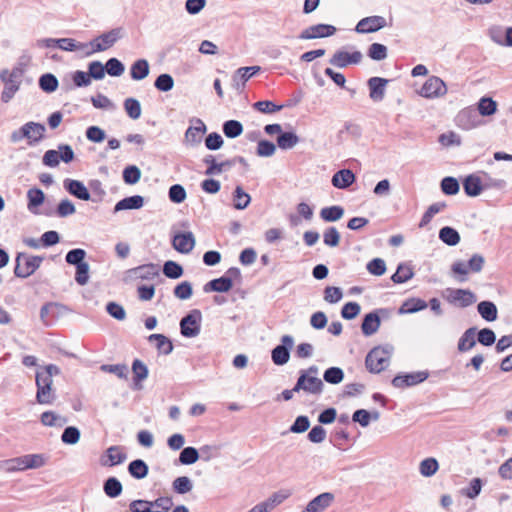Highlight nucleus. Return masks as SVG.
<instances>
[{"mask_svg": "<svg viewBox=\"0 0 512 512\" xmlns=\"http://www.w3.org/2000/svg\"><path fill=\"white\" fill-rule=\"evenodd\" d=\"M149 69V63L146 59H138L131 65V78L135 81L143 80L149 75Z\"/></svg>", "mask_w": 512, "mask_h": 512, "instance_id": "nucleus-33", "label": "nucleus"}, {"mask_svg": "<svg viewBox=\"0 0 512 512\" xmlns=\"http://www.w3.org/2000/svg\"><path fill=\"white\" fill-rule=\"evenodd\" d=\"M259 66H249L239 68L232 77L233 87L237 90L244 88L245 83L260 71Z\"/></svg>", "mask_w": 512, "mask_h": 512, "instance_id": "nucleus-21", "label": "nucleus"}, {"mask_svg": "<svg viewBox=\"0 0 512 512\" xmlns=\"http://www.w3.org/2000/svg\"><path fill=\"white\" fill-rule=\"evenodd\" d=\"M127 459V454L123 452L121 446H110L99 458V462L104 467H113L122 464Z\"/></svg>", "mask_w": 512, "mask_h": 512, "instance_id": "nucleus-15", "label": "nucleus"}, {"mask_svg": "<svg viewBox=\"0 0 512 512\" xmlns=\"http://www.w3.org/2000/svg\"><path fill=\"white\" fill-rule=\"evenodd\" d=\"M456 123L460 128L470 130L477 127L480 122L477 112L474 109L467 108L458 113Z\"/></svg>", "mask_w": 512, "mask_h": 512, "instance_id": "nucleus-20", "label": "nucleus"}, {"mask_svg": "<svg viewBox=\"0 0 512 512\" xmlns=\"http://www.w3.org/2000/svg\"><path fill=\"white\" fill-rule=\"evenodd\" d=\"M299 142V137L294 132H282L277 137V145L280 149H292Z\"/></svg>", "mask_w": 512, "mask_h": 512, "instance_id": "nucleus-46", "label": "nucleus"}, {"mask_svg": "<svg viewBox=\"0 0 512 512\" xmlns=\"http://www.w3.org/2000/svg\"><path fill=\"white\" fill-rule=\"evenodd\" d=\"M427 308V303L420 298H409L399 308V314L416 313Z\"/></svg>", "mask_w": 512, "mask_h": 512, "instance_id": "nucleus-36", "label": "nucleus"}, {"mask_svg": "<svg viewBox=\"0 0 512 512\" xmlns=\"http://www.w3.org/2000/svg\"><path fill=\"white\" fill-rule=\"evenodd\" d=\"M381 320L377 311L366 314L361 324L362 333L365 336H371L376 333L380 327Z\"/></svg>", "mask_w": 512, "mask_h": 512, "instance_id": "nucleus-25", "label": "nucleus"}, {"mask_svg": "<svg viewBox=\"0 0 512 512\" xmlns=\"http://www.w3.org/2000/svg\"><path fill=\"white\" fill-rule=\"evenodd\" d=\"M75 280L83 286L89 281V264L85 261L75 265Z\"/></svg>", "mask_w": 512, "mask_h": 512, "instance_id": "nucleus-61", "label": "nucleus"}, {"mask_svg": "<svg viewBox=\"0 0 512 512\" xmlns=\"http://www.w3.org/2000/svg\"><path fill=\"white\" fill-rule=\"evenodd\" d=\"M134 389L142 388L141 382L148 377L147 366L139 359H135L132 363Z\"/></svg>", "mask_w": 512, "mask_h": 512, "instance_id": "nucleus-30", "label": "nucleus"}, {"mask_svg": "<svg viewBox=\"0 0 512 512\" xmlns=\"http://www.w3.org/2000/svg\"><path fill=\"white\" fill-rule=\"evenodd\" d=\"M144 205V198L141 195H133L125 197L118 201L114 206V213L122 210H136L142 208Z\"/></svg>", "mask_w": 512, "mask_h": 512, "instance_id": "nucleus-27", "label": "nucleus"}, {"mask_svg": "<svg viewBox=\"0 0 512 512\" xmlns=\"http://www.w3.org/2000/svg\"><path fill=\"white\" fill-rule=\"evenodd\" d=\"M362 53L360 51H354L348 53L342 50H338L330 58L329 63L338 68H345L349 64H358L362 60Z\"/></svg>", "mask_w": 512, "mask_h": 512, "instance_id": "nucleus-16", "label": "nucleus"}, {"mask_svg": "<svg viewBox=\"0 0 512 512\" xmlns=\"http://www.w3.org/2000/svg\"><path fill=\"white\" fill-rule=\"evenodd\" d=\"M124 109L127 115L133 120H136L141 116V105L140 102L135 98L125 99Z\"/></svg>", "mask_w": 512, "mask_h": 512, "instance_id": "nucleus-54", "label": "nucleus"}, {"mask_svg": "<svg viewBox=\"0 0 512 512\" xmlns=\"http://www.w3.org/2000/svg\"><path fill=\"white\" fill-rule=\"evenodd\" d=\"M386 26L387 22L383 16L374 15L361 19L357 23L355 31L360 34H369L377 32Z\"/></svg>", "mask_w": 512, "mask_h": 512, "instance_id": "nucleus-13", "label": "nucleus"}, {"mask_svg": "<svg viewBox=\"0 0 512 512\" xmlns=\"http://www.w3.org/2000/svg\"><path fill=\"white\" fill-rule=\"evenodd\" d=\"M39 86L43 91L51 93L57 89L58 80L53 74L46 73L40 77Z\"/></svg>", "mask_w": 512, "mask_h": 512, "instance_id": "nucleus-57", "label": "nucleus"}, {"mask_svg": "<svg viewBox=\"0 0 512 512\" xmlns=\"http://www.w3.org/2000/svg\"><path fill=\"white\" fill-rule=\"evenodd\" d=\"M149 342H156V349L159 353L169 355L173 351V344L169 338L163 334H151L148 337Z\"/></svg>", "mask_w": 512, "mask_h": 512, "instance_id": "nucleus-37", "label": "nucleus"}, {"mask_svg": "<svg viewBox=\"0 0 512 512\" xmlns=\"http://www.w3.org/2000/svg\"><path fill=\"white\" fill-rule=\"evenodd\" d=\"M336 33V27L330 24H316L302 30L298 38L300 40H312L325 38Z\"/></svg>", "mask_w": 512, "mask_h": 512, "instance_id": "nucleus-11", "label": "nucleus"}, {"mask_svg": "<svg viewBox=\"0 0 512 512\" xmlns=\"http://www.w3.org/2000/svg\"><path fill=\"white\" fill-rule=\"evenodd\" d=\"M131 477L141 480L144 479L149 472V467L146 462L142 459H135L131 461L127 467Z\"/></svg>", "mask_w": 512, "mask_h": 512, "instance_id": "nucleus-34", "label": "nucleus"}, {"mask_svg": "<svg viewBox=\"0 0 512 512\" xmlns=\"http://www.w3.org/2000/svg\"><path fill=\"white\" fill-rule=\"evenodd\" d=\"M251 202V197L246 193L241 186H236L233 192V206L237 210H243L248 207Z\"/></svg>", "mask_w": 512, "mask_h": 512, "instance_id": "nucleus-44", "label": "nucleus"}, {"mask_svg": "<svg viewBox=\"0 0 512 512\" xmlns=\"http://www.w3.org/2000/svg\"><path fill=\"white\" fill-rule=\"evenodd\" d=\"M46 128L43 124L28 122L21 127L22 136L29 140V144L38 143L44 136Z\"/></svg>", "mask_w": 512, "mask_h": 512, "instance_id": "nucleus-19", "label": "nucleus"}, {"mask_svg": "<svg viewBox=\"0 0 512 512\" xmlns=\"http://www.w3.org/2000/svg\"><path fill=\"white\" fill-rule=\"evenodd\" d=\"M392 347H375L365 358V365L370 373H380L389 364Z\"/></svg>", "mask_w": 512, "mask_h": 512, "instance_id": "nucleus-3", "label": "nucleus"}, {"mask_svg": "<svg viewBox=\"0 0 512 512\" xmlns=\"http://www.w3.org/2000/svg\"><path fill=\"white\" fill-rule=\"evenodd\" d=\"M222 130L227 138H236L243 132V125L237 120H227L223 123Z\"/></svg>", "mask_w": 512, "mask_h": 512, "instance_id": "nucleus-47", "label": "nucleus"}, {"mask_svg": "<svg viewBox=\"0 0 512 512\" xmlns=\"http://www.w3.org/2000/svg\"><path fill=\"white\" fill-rule=\"evenodd\" d=\"M444 298L452 305L466 308L476 302V295L469 289L447 288Z\"/></svg>", "mask_w": 512, "mask_h": 512, "instance_id": "nucleus-6", "label": "nucleus"}, {"mask_svg": "<svg viewBox=\"0 0 512 512\" xmlns=\"http://www.w3.org/2000/svg\"><path fill=\"white\" fill-rule=\"evenodd\" d=\"M333 493L324 492L313 498L302 512H323L334 501Z\"/></svg>", "mask_w": 512, "mask_h": 512, "instance_id": "nucleus-18", "label": "nucleus"}, {"mask_svg": "<svg viewBox=\"0 0 512 512\" xmlns=\"http://www.w3.org/2000/svg\"><path fill=\"white\" fill-rule=\"evenodd\" d=\"M484 186L481 183L479 176L470 174L463 180V189L469 197H476L480 195Z\"/></svg>", "mask_w": 512, "mask_h": 512, "instance_id": "nucleus-28", "label": "nucleus"}, {"mask_svg": "<svg viewBox=\"0 0 512 512\" xmlns=\"http://www.w3.org/2000/svg\"><path fill=\"white\" fill-rule=\"evenodd\" d=\"M66 190L80 200H89L90 193L86 186L78 180H66Z\"/></svg>", "mask_w": 512, "mask_h": 512, "instance_id": "nucleus-31", "label": "nucleus"}, {"mask_svg": "<svg viewBox=\"0 0 512 512\" xmlns=\"http://www.w3.org/2000/svg\"><path fill=\"white\" fill-rule=\"evenodd\" d=\"M497 110V103L490 97H482L478 102V112L482 116H491Z\"/></svg>", "mask_w": 512, "mask_h": 512, "instance_id": "nucleus-50", "label": "nucleus"}, {"mask_svg": "<svg viewBox=\"0 0 512 512\" xmlns=\"http://www.w3.org/2000/svg\"><path fill=\"white\" fill-rule=\"evenodd\" d=\"M123 36L124 30L121 27L102 33L90 41V51H85V56L108 50L114 46L118 40L122 39Z\"/></svg>", "mask_w": 512, "mask_h": 512, "instance_id": "nucleus-2", "label": "nucleus"}, {"mask_svg": "<svg viewBox=\"0 0 512 512\" xmlns=\"http://www.w3.org/2000/svg\"><path fill=\"white\" fill-rule=\"evenodd\" d=\"M17 76L15 70L11 73H8L7 70L1 72L0 78L4 82V89L1 94L2 102L8 103L19 90L20 83L16 81Z\"/></svg>", "mask_w": 512, "mask_h": 512, "instance_id": "nucleus-12", "label": "nucleus"}, {"mask_svg": "<svg viewBox=\"0 0 512 512\" xmlns=\"http://www.w3.org/2000/svg\"><path fill=\"white\" fill-rule=\"evenodd\" d=\"M122 177L126 184H136L141 178V170L136 165H129L124 168Z\"/></svg>", "mask_w": 512, "mask_h": 512, "instance_id": "nucleus-52", "label": "nucleus"}, {"mask_svg": "<svg viewBox=\"0 0 512 512\" xmlns=\"http://www.w3.org/2000/svg\"><path fill=\"white\" fill-rule=\"evenodd\" d=\"M202 313L193 309L180 321V332L184 337L193 338L199 335L201 330Z\"/></svg>", "mask_w": 512, "mask_h": 512, "instance_id": "nucleus-5", "label": "nucleus"}, {"mask_svg": "<svg viewBox=\"0 0 512 512\" xmlns=\"http://www.w3.org/2000/svg\"><path fill=\"white\" fill-rule=\"evenodd\" d=\"M294 345V339L290 335H284L281 338V344L277 345L271 351V358L275 365H285L290 359V350Z\"/></svg>", "mask_w": 512, "mask_h": 512, "instance_id": "nucleus-9", "label": "nucleus"}, {"mask_svg": "<svg viewBox=\"0 0 512 512\" xmlns=\"http://www.w3.org/2000/svg\"><path fill=\"white\" fill-rule=\"evenodd\" d=\"M173 248L182 254L190 253L195 246V237L192 232H179L173 236Z\"/></svg>", "mask_w": 512, "mask_h": 512, "instance_id": "nucleus-17", "label": "nucleus"}, {"mask_svg": "<svg viewBox=\"0 0 512 512\" xmlns=\"http://www.w3.org/2000/svg\"><path fill=\"white\" fill-rule=\"evenodd\" d=\"M477 328L470 327L468 328L460 337L458 341V350L460 352H467L471 350L476 345L475 335Z\"/></svg>", "mask_w": 512, "mask_h": 512, "instance_id": "nucleus-35", "label": "nucleus"}, {"mask_svg": "<svg viewBox=\"0 0 512 512\" xmlns=\"http://www.w3.org/2000/svg\"><path fill=\"white\" fill-rule=\"evenodd\" d=\"M105 69L108 75L112 77H119L125 71L124 64L117 58H110L105 64Z\"/></svg>", "mask_w": 512, "mask_h": 512, "instance_id": "nucleus-58", "label": "nucleus"}, {"mask_svg": "<svg viewBox=\"0 0 512 512\" xmlns=\"http://www.w3.org/2000/svg\"><path fill=\"white\" fill-rule=\"evenodd\" d=\"M42 258L38 256H28L24 253H18L16 256V265L14 274L19 278H27L32 275L40 266Z\"/></svg>", "mask_w": 512, "mask_h": 512, "instance_id": "nucleus-4", "label": "nucleus"}, {"mask_svg": "<svg viewBox=\"0 0 512 512\" xmlns=\"http://www.w3.org/2000/svg\"><path fill=\"white\" fill-rule=\"evenodd\" d=\"M344 208L339 205L324 207L320 211V217L325 222H336L344 215Z\"/></svg>", "mask_w": 512, "mask_h": 512, "instance_id": "nucleus-39", "label": "nucleus"}, {"mask_svg": "<svg viewBox=\"0 0 512 512\" xmlns=\"http://www.w3.org/2000/svg\"><path fill=\"white\" fill-rule=\"evenodd\" d=\"M203 162L208 165V168L205 171L206 175H217L222 171L234 166L236 163L243 165L245 168L249 167L247 160L242 156H235L232 159L217 163L214 156L207 155Z\"/></svg>", "mask_w": 512, "mask_h": 512, "instance_id": "nucleus-7", "label": "nucleus"}, {"mask_svg": "<svg viewBox=\"0 0 512 512\" xmlns=\"http://www.w3.org/2000/svg\"><path fill=\"white\" fill-rule=\"evenodd\" d=\"M173 490L178 494H186L193 488L191 479L187 476L177 477L172 483Z\"/></svg>", "mask_w": 512, "mask_h": 512, "instance_id": "nucleus-55", "label": "nucleus"}, {"mask_svg": "<svg viewBox=\"0 0 512 512\" xmlns=\"http://www.w3.org/2000/svg\"><path fill=\"white\" fill-rule=\"evenodd\" d=\"M367 54L372 60H384L387 57V47L380 43H372L368 48Z\"/></svg>", "mask_w": 512, "mask_h": 512, "instance_id": "nucleus-62", "label": "nucleus"}, {"mask_svg": "<svg viewBox=\"0 0 512 512\" xmlns=\"http://www.w3.org/2000/svg\"><path fill=\"white\" fill-rule=\"evenodd\" d=\"M446 206L447 205L445 202H436V203L431 204L428 207V209L426 210V212L423 214V216L420 220V223H419V227L420 228L426 227L431 222L434 215H436L437 213L444 210L446 208Z\"/></svg>", "mask_w": 512, "mask_h": 512, "instance_id": "nucleus-45", "label": "nucleus"}, {"mask_svg": "<svg viewBox=\"0 0 512 512\" xmlns=\"http://www.w3.org/2000/svg\"><path fill=\"white\" fill-rule=\"evenodd\" d=\"M323 379L329 384H339L344 379V372L339 367H330L324 371Z\"/></svg>", "mask_w": 512, "mask_h": 512, "instance_id": "nucleus-53", "label": "nucleus"}, {"mask_svg": "<svg viewBox=\"0 0 512 512\" xmlns=\"http://www.w3.org/2000/svg\"><path fill=\"white\" fill-rule=\"evenodd\" d=\"M200 458L199 451L194 447H185L179 455V462L183 465H192Z\"/></svg>", "mask_w": 512, "mask_h": 512, "instance_id": "nucleus-48", "label": "nucleus"}, {"mask_svg": "<svg viewBox=\"0 0 512 512\" xmlns=\"http://www.w3.org/2000/svg\"><path fill=\"white\" fill-rule=\"evenodd\" d=\"M439 468L438 461L435 458H426L420 462V473L425 477L433 476Z\"/></svg>", "mask_w": 512, "mask_h": 512, "instance_id": "nucleus-59", "label": "nucleus"}, {"mask_svg": "<svg viewBox=\"0 0 512 512\" xmlns=\"http://www.w3.org/2000/svg\"><path fill=\"white\" fill-rule=\"evenodd\" d=\"M196 126H190L185 132V140L192 146L201 143L202 135L206 132V125L201 119H196Z\"/></svg>", "mask_w": 512, "mask_h": 512, "instance_id": "nucleus-26", "label": "nucleus"}, {"mask_svg": "<svg viewBox=\"0 0 512 512\" xmlns=\"http://www.w3.org/2000/svg\"><path fill=\"white\" fill-rule=\"evenodd\" d=\"M414 276L413 269L410 265L401 263L398 265L396 272L391 276V280L396 284L409 281Z\"/></svg>", "mask_w": 512, "mask_h": 512, "instance_id": "nucleus-42", "label": "nucleus"}, {"mask_svg": "<svg viewBox=\"0 0 512 512\" xmlns=\"http://www.w3.org/2000/svg\"><path fill=\"white\" fill-rule=\"evenodd\" d=\"M233 286V282L230 277L222 276L220 278L213 279L206 283L203 287V290L207 292H228Z\"/></svg>", "mask_w": 512, "mask_h": 512, "instance_id": "nucleus-29", "label": "nucleus"}, {"mask_svg": "<svg viewBox=\"0 0 512 512\" xmlns=\"http://www.w3.org/2000/svg\"><path fill=\"white\" fill-rule=\"evenodd\" d=\"M168 196L171 202L180 204L186 199V190L180 184H174L169 188Z\"/></svg>", "mask_w": 512, "mask_h": 512, "instance_id": "nucleus-63", "label": "nucleus"}, {"mask_svg": "<svg viewBox=\"0 0 512 512\" xmlns=\"http://www.w3.org/2000/svg\"><path fill=\"white\" fill-rule=\"evenodd\" d=\"M439 239L448 246H456L461 240L458 231L450 226H444L440 229Z\"/></svg>", "mask_w": 512, "mask_h": 512, "instance_id": "nucleus-41", "label": "nucleus"}, {"mask_svg": "<svg viewBox=\"0 0 512 512\" xmlns=\"http://www.w3.org/2000/svg\"><path fill=\"white\" fill-rule=\"evenodd\" d=\"M447 93L446 84L437 76H430L423 84L420 95L425 98H438Z\"/></svg>", "mask_w": 512, "mask_h": 512, "instance_id": "nucleus-10", "label": "nucleus"}, {"mask_svg": "<svg viewBox=\"0 0 512 512\" xmlns=\"http://www.w3.org/2000/svg\"><path fill=\"white\" fill-rule=\"evenodd\" d=\"M387 83L388 80L381 77H372L368 80L369 96L373 101L379 102L384 99Z\"/></svg>", "mask_w": 512, "mask_h": 512, "instance_id": "nucleus-22", "label": "nucleus"}, {"mask_svg": "<svg viewBox=\"0 0 512 512\" xmlns=\"http://www.w3.org/2000/svg\"><path fill=\"white\" fill-rule=\"evenodd\" d=\"M485 264V258L481 254H473L472 257L467 261H455L451 265V272L454 275H457L458 282H465L467 280V275L469 272L471 273H479L482 271Z\"/></svg>", "mask_w": 512, "mask_h": 512, "instance_id": "nucleus-1", "label": "nucleus"}, {"mask_svg": "<svg viewBox=\"0 0 512 512\" xmlns=\"http://www.w3.org/2000/svg\"><path fill=\"white\" fill-rule=\"evenodd\" d=\"M323 382L316 376H308L305 371H300V375L294 386V391H305L310 394L318 395L323 391Z\"/></svg>", "mask_w": 512, "mask_h": 512, "instance_id": "nucleus-8", "label": "nucleus"}, {"mask_svg": "<svg viewBox=\"0 0 512 512\" xmlns=\"http://www.w3.org/2000/svg\"><path fill=\"white\" fill-rule=\"evenodd\" d=\"M154 86L157 90L161 92H168L173 89L174 87V79L170 74L163 73L160 74L155 82Z\"/></svg>", "mask_w": 512, "mask_h": 512, "instance_id": "nucleus-56", "label": "nucleus"}, {"mask_svg": "<svg viewBox=\"0 0 512 512\" xmlns=\"http://www.w3.org/2000/svg\"><path fill=\"white\" fill-rule=\"evenodd\" d=\"M183 267L175 261L168 260L163 265V274L170 279H178L183 275Z\"/></svg>", "mask_w": 512, "mask_h": 512, "instance_id": "nucleus-49", "label": "nucleus"}, {"mask_svg": "<svg viewBox=\"0 0 512 512\" xmlns=\"http://www.w3.org/2000/svg\"><path fill=\"white\" fill-rule=\"evenodd\" d=\"M429 376L427 371H417L407 374L396 375L392 379V385L396 388H405L424 382Z\"/></svg>", "mask_w": 512, "mask_h": 512, "instance_id": "nucleus-14", "label": "nucleus"}, {"mask_svg": "<svg viewBox=\"0 0 512 512\" xmlns=\"http://www.w3.org/2000/svg\"><path fill=\"white\" fill-rule=\"evenodd\" d=\"M104 493L110 498H116L121 495L123 486L116 477H109L103 484Z\"/></svg>", "mask_w": 512, "mask_h": 512, "instance_id": "nucleus-43", "label": "nucleus"}, {"mask_svg": "<svg viewBox=\"0 0 512 512\" xmlns=\"http://www.w3.org/2000/svg\"><path fill=\"white\" fill-rule=\"evenodd\" d=\"M128 272L135 278H139L142 280H152L159 275L158 266L153 263L140 265L138 267L130 269Z\"/></svg>", "mask_w": 512, "mask_h": 512, "instance_id": "nucleus-24", "label": "nucleus"}, {"mask_svg": "<svg viewBox=\"0 0 512 512\" xmlns=\"http://www.w3.org/2000/svg\"><path fill=\"white\" fill-rule=\"evenodd\" d=\"M477 310L481 317L488 322H493L497 319V307L491 301L480 302L477 306Z\"/></svg>", "mask_w": 512, "mask_h": 512, "instance_id": "nucleus-38", "label": "nucleus"}, {"mask_svg": "<svg viewBox=\"0 0 512 512\" xmlns=\"http://www.w3.org/2000/svg\"><path fill=\"white\" fill-rule=\"evenodd\" d=\"M173 294L180 300H187L193 294L192 284L189 281H183L175 286Z\"/></svg>", "mask_w": 512, "mask_h": 512, "instance_id": "nucleus-60", "label": "nucleus"}, {"mask_svg": "<svg viewBox=\"0 0 512 512\" xmlns=\"http://www.w3.org/2000/svg\"><path fill=\"white\" fill-rule=\"evenodd\" d=\"M127 512H154V509H152L151 501L137 499L130 502Z\"/></svg>", "mask_w": 512, "mask_h": 512, "instance_id": "nucleus-64", "label": "nucleus"}, {"mask_svg": "<svg viewBox=\"0 0 512 512\" xmlns=\"http://www.w3.org/2000/svg\"><path fill=\"white\" fill-rule=\"evenodd\" d=\"M441 190L444 194L452 196L459 192L460 186L456 178L447 176L441 180Z\"/></svg>", "mask_w": 512, "mask_h": 512, "instance_id": "nucleus-51", "label": "nucleus"}, {"mask_svg": "<svg viewBox=\"0 0 512 512\" xmlns=\"http://www.w3.org/2000/svg\"><path fill=\"white\" fill-rule=\"evenodd\" d=\"M355 180L356 176L350 169H341L332 176L331 183L335 188L347 189Z\"/></svg>", "mask_w": 512, "mask_h": 512, "instance_id": "nucleus-23", "label": "nucleus"}, {"mask_svg": "<svg viewBox=\"0 0 512 512\" xmlns=\"http://www.w3.org/2000/svg\"><path fill=\"white\" fill-rule=\"evenodd\" d=\"M60 160L64 161V144L58 145V150H48L43 156V164L48 167H56Z\"/></svg>", "mask_w": 512, "mask_h": 512, "instance_id": "nucleus-40", "label": "nucleus"}, {"mask_svg": "<svg viewBox=\"0 0 512 512\" xmlns=\"http://www.w3.org/2000/svg\"><path fill=\"white\" fill-rule=\"evenodd\" d=\"M59 369L55 365H48L36 373V385L44 386L49 388V385H52V375L54 373H58Z\"/></svg>", "mask_w": 512, "mask_h": 512, "instance_id": "nucleus-32", "label": "nucleus"}]
</instances>
